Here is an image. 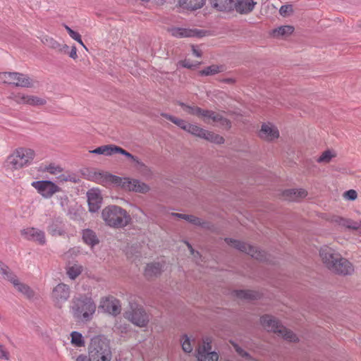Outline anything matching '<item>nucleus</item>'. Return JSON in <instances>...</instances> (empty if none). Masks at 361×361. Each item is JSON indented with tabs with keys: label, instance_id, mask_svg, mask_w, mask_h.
Segmentation results:
<instances>
[{
	"label": "nucleus",
	"instance_id": "a19ab883",
	"mask_svg": "<svg viewBox=\"0 0 361 361\" xmlns=\"http://www.w3.org/2000/svg\"><path fill=\"white\" fill-rule=\"evenodd\" d=\"M181 106L183 108V110L188 112L190 114L200 116V113L202 112V109L195 106H188L185 105L183 103L180 104Z\"/></svg>",
	"mask_w": 361,
	"mask_h": 361
},
{
	"label": "nucleus",
	"instance_id": "9b49d317",
	"mask_svg": "<svg viewBox=\"0 0 361 361\" xmlns=\"http://www.w3.org/2000/svg\"><path fill=\"white\" fill-rule=\"evenodd\" d=\"M31 185L44 198H49L60 190L59 187L50 180L34 181Z\"/></svg>",
	"mask_w": 361,
	"mask_h": 361
},
{
	"label": "nucleus",
	"instance_id": "774afa93",
	"mask_svg": "<svg viewBox=\"0 0 361 361\" xmlns=\"http://www.w3.org/2000/svg\"><path fill=\"white\" fill-rule=\"evenodd\" d=\"M224 82L228 84H233L235 82V80L233 78H226L224 80Z\"/></svg>",
	"mask_w": 361,
	"mask_h": 361
},
{
	"label": "nucleus",
	"instance_id": "bf43d9fd",
	"mask_svg": "<svg viewBox=\"0 0 361 361\" xmlns=\"http://www.w3.org/2000/svg\"><path fill=\"white\" fill-rule=\"evenodd\" d=\"M360 226H361V221H360L359 222L353 221L350 229L353 230V231H359Z\"/></svg>",
	"mask_w": 361,
	"mask_h": 361
},
{
	"label": "nucleus",
	"instance_id": "3c124183",
	"mask_svg": "<svg viewBox=\"0 0 361 361\" xmlns=\"http://www.w3.org/2000/svg\"><path fill=\"white\" fill-rule=\"evenodd\" d=\"M57 179L60 182L68 181V180L72 181L73 183L77 182L76 178L74 176L69 175V174H67V175L66 174H60L57 176Z\"/></svg>",
	"mask_w": 361,
	"mask_h": 361
},
{
	"label": "nucleus",
	"instance_id": "393cba45",
	"mask_svg": "<svg viewBox=\"0 0 361 361\" xmlns=\"http://www.w3.org/2000/svg\"><path fill=\"white\" fill-rule=\"evenodd\" d=\"M234 7L240 13H248L251 12L256 4L253 0H234Z\"/></svg>",
	"mask_w": 361,
	"mask_h": 361
},
{
	"label": "nucleus",
	"instance_id": "ea45409f",
	"mask_svg": "<svg viewBox=\"0 0 361 361\" xmlns=\"http://www.w3.org/2000/svg\"><path fill=\"white\" fill-rule=\"evenodd\" d=\"M180 342L182 343V348L184 352L185 353H190L192 350V346L191 344V341L188 337L187 335H184L182 336V338L180 340Z\"/></svg>",
	"mask_w": 361,
	"mask_h": 361
},
{
	"label": "nucleus",
	"instance_id": "4c0bfd02",
	"mask_svg": "<svg viewBox=\"0 0 361 361\" xmlns=\"http://www.w3.org/2000/svg\"><path fill=\"white\" fill-rule=\"evenodd\" d=\"M65 27V29L67 30L68 35H70V37L73 39L74 40L77 41L80 44H81L85 49H87L85 45L84 44L82 39H81V36L80 35L74 31L73 30H72L70 27H68V25H64Z\"/></svg>",
	"mask_w": 361,
	"mask_h": 361
},
{
	"label": "nucleus",
	"instance_id": "0e129e2a",
	"mask_svg": "<svg viewBox=\"0 0 361 361\" xmlns=\"http://www.w3.org/2000/svg\"><path fill=\"white\" fill-rule=\"evenodd\" d=\"M76 361H90V359L86 355H80L77 357Z\"/></svg>",
	"mask_w": 361,
	"mask_h": 361
},
{
	"label": "nucleus",
	"instance_id": "aec40b11",
	"mask_svg": "<svg viewBox=\"0 0 361 361\" xmlns=\"http://www.w3.org/2000/svg\"><path fill=\"white\" fill-rule=\"evenodd\" d=\"M21 235L28 240H33L40 245H44L46 242L44 232L35 228H27L21 231Z\"/></svg>",
	"mask_w": 361,
	"mask_h": 361
},
{
	"label": "nucleus",
	"instance_id": "a878e982",
	"mask_svg": "<svg viewBox=\"0 0 361 361\" xmlns=\"http://www.w3.org/2000/svg\"><path fill=\"white\" fill-rule=\"evenodd\" d=\"M307 192L303 189H290L283 192V197L290 201H298L306 197Z\"/></svg>",
	"mask_w": 361,
	"mask_h": 361
},
{
	"label": "nucleus",
	"instance_id": "8fccbe9b",
	"mask_svg": "<svg viewBox=\"0 0 361 361\" xmlns=\"http://www.w3.org/2000/svg\"><path fill=\"white\" fill-rule=\"evenodd\" d=\"M233 346L235 350L236 351V353L242 357H244L247 360L251 358V356L250 355V354L248 353H247L245 350H244L241 347H240L236 343H233Z\"/></svg>",
	"mask_w": 361,
	"mask_h": 361
},
{
	"label": "nucleus",
	"instance_id": "58836bf2",
	"mask_svg": "<svg viewBox=\"0 0 361 361\" xmlns=\"http://www.w3.org/2000/svg\"><path fill=\"white\" fill-rule=\"evenodd\" d=\"M82 271V268L80 266L74 265L70 267L68 269L67 274L71 279H75L77 276H78Z\"/></svg>",
	"mask_w": 361,
	"mask_h": 361
},
{
	"label": "nucleus",
	"instance_id": "f3484780",
	"mask_svg": "<svg viewBox=\"0 0 361 361\" xmlns=\"http://www.w3.org/2000/svg\"><path fill=\"white\" fill-rule=\"evenodd\" d=\"M260 138L266 141H273L279 137L278 128L271 123H263L259 132Z\"/></svg>",
	"mask_w": 361,
	"mask_h": 361
},
{
	"label": "nucleus",
	"instance_id": "f8f14e48",
	"mask_svg": "<svg viewBox=\"0 0 361 361\" xmlns=\"http://www.w3.org/2000/svg\"><path fill=\"white\" fill-rule=\"evenodd\" d=\"M70 297V288L64 283L58 284L52 291V298L56 307L61 308Z\"/></svg>",
	"mask_w": 361,
	"mask_h": 361
},
{
	"label": "nucleus",
	"instance_id": "412c9836",
	"mask_svg": "<svg viewBox=\"0 0 361 361\" xmlns=\"http://www.w3.org/2000/svg\"><path fill=\"white\" fill-rule=\"evenodd\" d=\"M200 117H203L206 122H209L207 120H212L215 123H219L220 126L226 128H231V122L228 119L224 118L219 114H217L212 111L202 109V112L200 113Z\"/></svg>",
	"mask_w": 361,
	"mask_h": 361
},
{
	"label": "nucleus",
	"instance_id": "37998d69",
	"mask_svg": "<svg viewBox=\"0 0 361 361\" xmlns=\"http://www.w3.org/2000/svg\"><path fill=\"white\" fill-rule=\"evenodd\" d=\"M71 343L77 346H82L84 341L82 335L77 332L73 331L71 333Z\"/></svg>",
	"mask_w": 361,
	"mask_h": 361
},
{
	"label": "nucleus",
	"instance_id": "603ef678",
	"mask_svg": "<svg viewBox=\"0 0 361 361\" xmlns=\"http://www.w3.org/2000/svg\"><path fill=\"white\" fill-rule=\"evenodd\" d=\"M343 197L349 200H355L357 197V194L355 190H349L343 193Z\"/></svg>",
	"mask_w": 361,
	"mask_h": 361
},
{
	"label": "nucleus",
	"instance_id": "9d476101",
	"mask_svg": "<svg viewBox=\"0 0 361 361\" xmlns=\"http://www.w3.org/2000/svg\"><path fill=\"white\" fill-rule=\"evenodd\" d=\"M187 127L186 131L197 137L216 144H222L224 142V138L222 136L206 130L198 126L189 123Z\"/></svg>",
	"mask_w": 361,
	"mask_h": 361
},
{
	"label": "nucleus",
	"instance_id": "338daca9",
	"mask_svg": "<svg viewBox=\"0 0 361 361\" xmlns=\"http://www.w3.org/2000/svg\"><path fill=\"white\" fill-rule=\"evenodd\" d=\"M171 215L173 216L182 219H184L185 216V214H180V213H172Z\"/></svg>",
	"mask_w": 361,
	"mask_h": 361
},
{
	"label": "nucleus",
	"instance_id": "6e6552de",
	"mask_svg": "<svg viewBox=\"0 0 361 361\" xmlns=\"http://www.w3.org/2000/svg\"><path fill=\"white\" fill-rule=\"evenodd\" d=\"M225 241L230 246L233 247L243 252L247 253L257 260H267V255L264 250H259L250 245L231 238H226Z\"/></svg>",
	"mask_w": 361,
	"mask_h": 361
},
{
	"label": "nucleus",
	"instance_id": "052dcab7",
	"mask_svg": "<svg viewBox=\"0 0 361 361\" xmlns=\"http://www.w3.org/2000/svg\"><path fill=\"white\" fill-rule=\"evenodd\" d=\"M188 249L190 250V253L194 256V257H196L200 255V253L198 252L195 251V250L192 248V245L186 242L185 243Z\"/></svg>",
	"mask_w": 361,
	"mask_h": 361
},
{
	"label": "nucleus",
	"instance_id": "69168bd1",
	"mask_svg": "<svg viewBox=\"0 0 361 361\" xmlns=\"http://www.w3.org/2000/svg\"><path fill=\"white\" fill-rule=\"evenodd\" d=\"M353 221V220H352L350 219H346L345 228L350 229V226H352Z\"/></svg>",
	"mask_w": 361,
	"mask_h": 361
},
{
	"label": "nucleus",
	"instance_id": "dca6fc26",
	"mask_svg": "<svg viewBox=\"0 0 361 361\" xmlns=\"http://www.w3.org/2000/svg\"><path fill=\"white\" fill-rule=\"evenodd\" d=\"M13 98L17 102L26 103L30 105L42 106L46 104V100L33 95H25L23 92H12Z\"/></svg>",
	"mask_w": 361,
	"mask_h": 361
},
{
	"label": "nucleus",
	"instance_id": "6ab92c4d",
	"mask_svg": "<svg viewBox=\"0 0 361 361\" xmlns=\"http://www.w3.org/2000/svg\"><path fill=\"white\" fill-rule=\"evenodd\" d=\"M100 307L112 315L120 314L121 305L120 301L114 297H109L102 300Z\"/></svg>",
	"mask_w": 361,
	"mask_h": 361
},
{
	"label": "nucleus",
	"instance_id": "39448f33",
	"mask_svg": "<svg viewBox=\"0 0 361 361\" xmlns=\"http://www.w3.org/2000/svg\"><path fill=\"white\" fill-rule=\"evenodd\" d=\"M90 361H111V352L105 339L95 337L91 340L89 346Z\"/></svg>",
	"mask_w": 361,
	"mask_h": 361
},
{
	"label": "nucleus",
	"instance_id": "49530a36",
	"mask_svg": "<svg viewBox=\"0 0 361 361\" xmlns=\"http://www.w3.org/2000/svg\"><path fill=\"white\" fill-rule=\"evenodd\" d=\"M178 64L183 68L193 69V68L197 67L198 65L200 64V63L196 62V61H195V62L191 61L190 59H184V60L179 61Z\"/></svg>",
	"mask_w": 361,
	"mask_h": 361
},
{
	"label": "nucleus",
	"instance_id": "1a4fd4ad",
	"mask_svg": "<svg viewBox=\"0 0 361 361\" xmlns=\"http://www.w3.org/2000/svg\"><path fill=\"white\" fill-rule=\"evenodd\" d=\"M125 317L136 326L142 327L147 326L149 316L142 307L131 305L130 310L124 314Z\"/></svg>",
	"mask_w": 361,
	"mask_h": 361
},
{
	"label": "nucleus",
	"instance_id": "680f3d73",
	"mask_svg": "<svg viewBox=\"0 0 361 361\" xmlns=\"http://www.w3.org/2000/svg\"><path fill=\"white\" fill-rule=\"evenodd\" d=\"M192 51L193 55H195L197 57H201L202 56V52L199 49H197L195 46H192Z\"/></svg>",
	"mask_w": 361,
	"mask_h": 361
},
{
	"label": "nucleus",
	"instance_id": "72a5a7b5",
	"mask_svg": "<svg viewBox=\"0 0 361 361\" xmlns=\"http://www.w3.org/2000/svg\"><path fill=\"white\" fill-rule=\"evenodd\" d=\"M184 219L192 224L193 225L200 226L204 228H209V223L207 221H202L200 218L196 217L193 215L185 214Z\"/></svg>",
	"mask_w": 361,
	"mask_h": 361
},
{
	"label": "nucleus",
	"instance_id": "5701e85b",
	"mask_svg": "<svg viewBox=\"0 0 361 361\" xmlns=\"http://www.w3.org/2000/svg\"><path fill=\"white\" fill-rule=\"evenodd\" d=\"M87 196L90 212H97L101 207L102 201V197H101L100 193L97 190H91L87 192Z\"/></svg>",
	"mask_w": 361,
	"mask_h": 361
},
{
	"label": "nucleus",
	"instance_id": "f257e3e1",
	"mask_svg": "<svg viewBox=\"0 0 361 361\" xmlns=\"http://www.w3.org/2000/svg\"><path fill=\"white\" fill-rule=\"evenodd\" d=\"M102 219L106 225L112 228H123L131 221L130 215L117 205L106 207L102 212Z\"/></svg>",
	"mask_w": 361,
	"mask_h": 361
},
{
	"label": "nucleus",
	"instance_id": "7c9ffc66",
	"mask_svg": "<svg viewBox=\"0 0 361 361\" xmlns=\"http://www.w3.org/2000/svg\"><path fill=\"white\" fill-rule=\"evenodd\" d=\"M224 71V66L216 64H213L209 66L205 67L204 69L200 71V75H214Z\"/></svg>",
	"mask_w": 361,
	"mask_h": 361
},
{
	"label": "nucleus",
	"instance_id": "473e14b6",
	"mask_svg": "<svg viewBox=\"0 0 361 361\" xmlns=\"http://www.w3.org/2000/svg\"><path fill=\"white\" fill-rule=\"evenodd\" d=\"M294 31V27L290 25H283L274 30L275 37H287L291 35Z\"/></svg>",
	"mask_w": 361,
	"mask_h": 361
},
{
	"label": "nucleus",
	"instance_id": "4468645a",
	"mask_svg": "<svg viewBox=\"0 0 361 361\" xmlns=\"http://www.w3.org/2000/svg\"><path fill=\"white\" fill-rule=\"evenodd\" d=\"M170 34L175 37H202L205 35V31L197 29H189L180 27H173L169 30Z\"/></svg>",
	"mask_w": 361,
	"mask_h": 361
},
{
	"label": "nucleus",
	"instance_id": "4be33fe9",
	"mask_svg": "<svg viewBox=\"0 0 361 361\" xmlns=\"http://www.w3.org/2000/svg\"><path fill=\"white\" fill-rule=\"evenodd\" d=\"M5 279L10 281L17 290L24 295L27 298L31 299L34 297V291L27 285L21 283L12 272Z\"/></svg>",
	"mask_w": 361,
	"mask_h": 361
},
{
	"label": "nucleus",
	"instance_id": "ddd939ff",
	"mask_svg": "<svg viewBox=\"0 0 361 361\" xmlns=\"http://www.w3.org/2000/svg\"><path fill=\"white\" fill-rule=\"evenodd\" d=\"M211 341L209 338L203 340L202 345L197 350V359L199 361H218L219 355L216 352L211 351Z\"/></svg>",
	"mask_w": 361,
	"mask_h": 361
},
{
	"label": "nucleus",
	"instance_id": "de8ad7c7",
	"mask_svg": "<svg viewBox=\"0 0 361 361\" xmlns=\"http://www.w3.org/2000/svg\"><path fill=\"white\" fill-rule=\"evenodd\" d=\"M135 166L140 173L143 174H148L149 173V168L139 159H137V161L135 162Z\"/></svg>",
	"mask_w": 361,
	"mask_h": 361
},
{
	"label": "nucleus",
	"instance_id": "f704fd0d",
	"mask_svg": "<svg viewBox=\"0 0 361 361\" xmlns=\"http://www.w3.org/2000/svg\"><path fill=\"white\" fill-rule=\"evenodd\" d=\"M235 295L239 298L255 300L257 298L258 294L252 290H235Z\"/></svg>",
	"mask_w": 361,
	"mask_h": 361
},
{
	"label": "nucleus",
	"instance_id": "423d86ee",
	"mask_svg": "<svg viewBox=\"0 0 361 361\" xmlns=\"http://www.w3.org/2000/svg\"><path fill=\"white\" fill-rule=\"evenodd\" d=\"M261 323L264 328L268 331H273L287 341L295 342L298 340L296 335L293 334V331L281 325L279 322L272 316L264 315L262 317Z\"/></svg>",
	"mask_w": 361,
	"mask_h": 361
},
{
	"label": "nucleus",
	"instance_id": "b1692460",
	"mask_svg": "<svg viewBox=\"0 0 361 361\" xmlns=\"http://www.w3.org/2000/svg\"><path fill=\"white\" fill-rule=\"evenodd\" d=\"M47 231L53 236H61L65 234L64 223L61 217H55L51 220Z\"/></svg>",
	"mask_w": 361,
	"mask_h": 361
},
{
	"label": "nucleus",
	"instance_id": "c03bdc74",
	"mask_svg": "<svg viewBox=\"0 0 361 361\" xmlns=\"http://www.w3.org/2000/svg\"><path fill=\"white\" fill-rule=\"evenodd\" d=\"M114 152H115V154L119 153V154H121L126 156L127 158L130 159L133 162L137 161V159H138L137 157L133 156L130 152H127L126 150H125L124 149H123L122 147H118V146H116V147H114Z\"/></svg>",
	"mask_w": 361,
	"mask_h": 361
},
{
	"label": "nucleus",
	"instance_id": "0eeeda50",
	"mask_svg": "<svg viewBox=\"0 0 361 361\" xmlns=\"http://www.w3.org/2000/svg\"><path fill=\"white\" fill-rule=\"evenodd\" d=\"M105 178L118 185L121 186L123 189L130 191H135L140 193H146L149 190V187L138 180L130 179L128 178H121L120 177L106 174Z\"/></svg>",
	"mask_w": 361,
	"mask_h": 361
},
{
	"label": "nucleus",
	"instance_id": "2eb2a0df",
	"mask_svg": "<svg viewBox=\"0 0 361 361\" xmlns=\"http://www.w3.org/2000/svg\"><path fill=\"white\" fill-rule=\"evenodd\" d=\"M319 255L323 263L330 270L341 256L340 254L336 252L332 248L328 246L322 247L319 250Z\"/></svg>",
	"mask_w": 361,
	"mask_h": 361
},
{
	"label": "nucleus",
	"instance_id": "f03ea898",
	"mask_svg": "<svg viewBox=\"0 0 361 361\" xmlns=\"http://www.w3.org/2000/svg\"><path fill=\"white\" fill-rule=\"evenodd\" d=\"M71 309L75 319L89 322L95 312L96 305L90 298L85 296L75 297L72 299Z\"/></svg>",
	"mask_w": 361,
	"mask_h": 361
},
{
	"label": "nucleus",
	"instance_id": "c756f323",
	"mask_svg": "<svg viewBox=\"0 0 361 361\" xmlns=\"http://www.w3.org/2000/svg\"><path fill=\"white\" fill-rule=\"evenodd\" d=\"M114 147H116V145H106L100 146L93 150H90V152L92 154H104L105 156H111L115 154Z\"/></svg>",
	"mask_w": 361,
	"mask_h": 361
},
{
	"label": "nucleus",
	"instance_id": "6e6d98bb",
	"mask_svg": "<svg viewBox=\"0 0 361 361\" xmlns=\"http://www.w3.org/2000/svg\"><path fill=\"white\" fill-rule=\"evenodd\" d=\"M332 221L334 222V223H336L337 224L340 225V226H344L345 227V221H346V219L345 218H343L341 216H334L332 219Z\"/></svg>",
	"mask_w": 361,
	"mask_h": 361
},
{
	"label": "nucleus",
	"instance_id": "cd10ccee",
	"mask_svg": "<svg viewBox=\"0 0 361 361\" xmlns=\"http://www.w3.org/2000/svg\"><path fill=\"white\" fill-rule=\"evenodd\" d=\"M212 7L218 11H231L234 7V0H209Z\"/></svg>",
	"mask_w": 361,
	"mask_h": 361
},
{
	"label": "nucleus",
	"instance_id": "bb28decb",
	"mask_svg": "<svg viewBox=\"0 0 361 361\" xmlns=\"http://www.w3.org/2000/svg\"><path fill=\"white\" fill-rule=\"evenodd\" d=\"M163 270V264L160 262H153L148 264L145 270V275L147 278L150 279L157 276Z\"/></svg>",
	"mask_w": 361,
	"mask_h": 361
},
{
	"label": "nucleus",
	"instance_id": "5fc2aeb1",
	"mask_svg": "<svg viewBox=\"0 0 361 361\" xmlns=\"http://www.w3.org/2000/svg\"><path fill=\"white\" fill-rule=\"evenodd\" d=\"M0 358L5 359L6 360L10 359L8 351L2 345H0Z\"/></svg>",
	"mask_w": 361,
	"mask_h": 361
},
{
	"label": "nucleus",
	"instance_id": "20e7f679",
	"mask_svg": "<svg viewBox=\"0 0 361 361\" xmlns=\"http://www.w3.org/2000/svg\"><path fill=\"white\" fill-rule=\"evenodd\" d=\"M35 157V152L30 148L20 147L9 155L6 161V165L17 170L30 164Z\"/></svg>",
	"mask_w": 361,
	"mask_h": 361
},
{
	"label": "nucleus",
	"instance_id": "4d7b16f0",
	"mask_svg": "<svg viewBox=\"0 0 361 361\" xmlns=\"http://www.w3.org/2000/svg\"><path fill=\"white\" fill-rule=\"evenodd\" d=\"M68 199L66 195H63V196L60 197V204L63 210L66 209V207L68 205Z\"/></svg>",
	"mask_w": 361,
	"mask_h": 361
},
{
	"label": "nucleus",
	"instance_id": "79ce46f5",
	"mask_svg": "<svg viewBox=\"0 0 361 361\" xmlns=\"http://www.w3.org/2000/svg\"><path fill=\"white\" fill-rule=\"evenodd\" d=\"M334 157L335 154H334L331 151L326 150L317 159V162L326 164L330 162L331 159Z\"/></svg>",
	"mask_w": 361,
	"mask_h": 361
},
{
	"label": "nucleus",
	"instance_id": "2f4dec72",
	"mask_svg": "<svg viewBox=\"0 0 361 361\" xmlns=\"http://www.w3.org/2000/svg\"><path fill=\"white\" fill-rule=\"evenodd\" d=\"M183 5L188 9L197 10L203 6L206 0H181Z\"/></svg>",
	"mask_w": 361,
	"mask_h": 361
},
{
	"label": "nucleus",
	"instance_id": "864d4df0",
	"mask_svg": "<svg viewBox=\"0 0 361 361\" xmlns=\"http://www.w3.org/2000/svg\"><path fill=\"white\" fill-rule=\"evenodd\" d=\"M10 273L11 271L9 268L0 261V274H1L4 278H6Z\"/></svg>",
	"mask_w": 361,
	"mask_h": 361
},
{
	"label": "nucleus",
	"instance_id": "e433bc0d",
	"mask_svg": "<svg viewBox=\"0 0 361 361\" xmlns=\"http://www.w3.org/2000/svg\"><path fill=\"white\" fill-rule=\"evenodd\" d=\"M42 42L44 44L54 50H57V48L60 47V43L53 37L45 36L42 39Z\"/></svg>",
	"mask_w": 361,
	"mask_h": 361
},
{
	"label": "nucleus",
	"instance_id": "13d9d810",
	"mask_svg": "<svg viewBox=\"0 0 361 361\" xmlns=\"http://www.w3.org/2000/svg\"><path fill=\"white\" fill-rule=\"evenodd\" d=\"M69 56L74 60L78 59L77 48L75 46H73L71 47V50L69 52Z\"/></svg>",
	"mask_w": 361,
	"mask_h": 361
},
{
	"label": "nucleus",
	"instance_id": "7ed1b4c3",
	"mask_svg": "<svg viewBox=\"0 0 361 361\" xmlns=\"http://www.w3.org/2000/svg\"><path fill=\"white\" fill-rule=\"evenodd\" d=\"M0 83L14 87L37 88L38 81L35 78L19 72H1Z\"/></svg>",
	"mask_w": 361,
	"mask_h": 361
},
{
	"label": "nucleus",
	"instance_id": "e2e57ef3",
	"mask_svg": "<svg viewBox=\"0 0 361 361\" xmlns=\"http://www.w3.org/2000/svg\"><path fill=\"white\" fill-rule=\"evenodd\" d=\"M68 46L67 44H60V47L57 48V51L59 52H66V51L68 49Z\"/></svg>",
	"mask_w": 361,
	"mask_h": 361
},
{
	"label": "nucleus",
	"instance_id": "c85d7f7f",
	"mask_svg": "<svg viewBox=\"0 0 361 361\" xmlns=\"http://www.w3.org/2000/svg\"><path fill=\"white\" fill-rule=\"evenodd\" d=\"M84 242L92 247L99 243V239L96 233L90 229H85L82 231Z\"/></svg>",
	"mask_w": 361,
	"mask_h": 361
},
{
	"label": "nucleus",
	"instance_id": "09e8293b",
	"mask_svg": "<svg viewBox=\"0 0 361 361\" xmlns=\"http://www.w3.org/2000/svg\"><path fill=\"white\" fill-rule=\"evenodd\" d=\"M293 13V7L290 4L283 5L279 9V13L283 17H287Z\"/></svg>",
	"mask_w": 361,
	"mask_h": 361
},
{
	"label": "nucleus",
	"instance_id": "a211bd4d",
	"mask_svg": "<svg viewBox=\"0 0 361 361\" xmlns=\"http://www.w3.org/2000/svg\"><path fill=\"white\" fill-rule=\"evenodd\" d=\"M331 270L344 276L351 275L354 272V267L348 259L340 256Z\"/></svg>",
	"mask_w": 361,
	"mask_h": 361
},
{
	"label": "nucleus",
	"instance_id": "a18cd8bd",
	"mask_svg": "<svg viewBox=\"0 0 361 361\" xmlns=\"http://www.w3.org/2000/svg\"><path fill=\"white\" fill-rule=\"evenodd\" d=\"M43 171H47L51 174L57 176L62 172V169L59 166L49 164L43 169Z\"/></svg>",
	"mask_w": 361,
	"mask_h": 361
},
{
	"label": "nucleus",
	"instance_id": "c9c22d12",
	"mask_svg": "<svg viewBox=\"0 0 361 361\" xmlns=\"http://www.w3.org/2000/svg\"><path fill=\"white\" fill-rule=\"evenodd\" d=\"M161 116L163 117L166 118V119L171 121L172 123L177 125L180 128H182L185 130H187V128H188L187 126H188L189 123H186L184 120L176 118L173 116H171V115H169L166 114H162Z\"/></svg>",
	"mask_w": 361,
	"mask_h": 361
}]
</instances>
